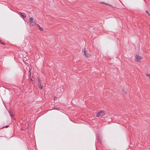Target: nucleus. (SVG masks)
I'll return each instance as SVG.
<instances>
[{"label":"nucleus","mask_w":150,"mask_h":150,"mask_svg":"<svg viewBox=\"0 0 150 150\" xmlns=\"http://www.w3.org/2000/svg\"><path fill=\"white\" fill-rule=\"evenodd\" d=\"M0 43H1V44H2L3 45H4V43H2L1 41H0Z\"/></svg>","instance_id":"obj_10"},{"label":"nucleus","mask_w":150,"mask_h":150,"mask_svg":"<svg viewBox=\"0 0 150 150\" xmlns=\"http://www.w3.org/2000/svg\"><path fill=\"white\" fill-rule=\"evenodd\" d=\"M20 14L23 18H25L26 17L25 14L24 13H20Z\"/></svg>","instance_id":"obj_7"},{"label":"nucleus","mask_w":150,"mask_h":150,"mask_svg":"<svg viewBox=\"0 0 150 150\" xmlns=\"http://www.w3.org/2000/svg\"><path fill=\"white\" fill-rule=\"evenodd\" d=\"M146 75L147 76L149 77V78H150V74L148 73H146Z\"/></svg>","instance_id":"obj_8"},{"label":"nucleus","mask_w":150,"mask_h":150,"mask_svg":"<svg viewBox=\"0 0 150 150\" xmlns=\"http://www.w3.org/2000/svg\"><path fill=\"white\" fill-rule=\"evenodd\" d=\"M38 86H39V88H40L41 89H42V86L41 83V81H40V79L38 80Z\"/></svg>","instance_id":"obj_5"},{"label":"nucleus","mask_w":150,"mask_h":150,"mask_svg":"<svg viewBox=\"0 0 150 150\" xmlns=\"http://www.w3.org/2000/svg\"><path fill=\"white\" fill-rule=\"evenodd\" d=\"M124 93H125V91H124Z\"/></svg>","instance_id":"obj_13"},{"label":"nucleus","mask_w":150,"mask_h":150,"mask_svg":"<svg viewBox=\"0 0 150 150\" xmlns=\"http://www.w3.org/2000/svg\"><path fill=\"white\" fill-rule=\"evenodd\" d=\"M29 23L32 26L35 25V19L33 18H29Z\"/></svg>","instance_id":"obj_2"},{"label":"nucleus","mask_w":150,"mask_h":150,"mask_svg":"<svg viewBox=\"0 0 150 150\" xmlns=\"http://www.w3.org/2000/svg\"><path fill=\"white\" fill-rule=\"evenodd\" d=\"M135 61L136 62H140L142 59V58L136 54L135 56Z\"/></svg>","instance_id":"obj_3"},{"label":"nucleus","mask_w":150,"mask_h":150,"mask_svg":"<svg viewBox=\"0 0 150 150\" xmlns=\"http://www.w3.org/2000/svg\"><path fill=\"white\" fill-rule=\"evenodd\" d=\"M36 26L37 27L39 28V30L40 31H42L43 30V29L38 24H36Z\"/></svg>","instance_id":"obj_6"},{"label":"nucleus","mask_w":150,"mask_h":150,"mask_svg":"<svg viewBox=\"0 0 150 150\" xmlns=\"http://www.w3.org/2000/svg\"><path fill=\"white\" fill-rule=\"evenodd\" d=\"M55 109L56 110H58L59 109L58 108H56Z\"/></svg>","instance_id":"obj_11"},{"label":"nucleus","mask_w":150,"mask_h":150,"mask_svg":"<svg viewBox=\"0 0 150 150\" xmlns=\"http://www.w3.org/2000/svg\"><path fill=\"white\" fill-rule=\"evenodd\" d=\"M105 112L103 111H100L97 113V117H99V118H100L103 116L105 115Z\"/></svg>","instance_id":"obj_1"},{"label":"nucleus","mask_w":150,"mask_h":150,"mask_svg":"<svg viewBox=\"0 0 150 150\" xmlns=\"http://www.w3.org/2000/svg\"><path fill=\"white\" fill-rule=\"evenodd\" d=\"M146 12L149 15H150L149 13V12L148 11H146Z\"/></svg>","instance_id":"obj_9"},{"label":"nucleus","mask_w":150,"mask_h":150,"mask_svg":"<svg viewBox=\"0 0 150 150\" xmlns=\"http://www.w3.org/2000/svg\"><path fill=\"white\" fill-rule=\"evenodd\" d=\"M85 48H84V49H83V54L84 55H85L86 57H89L91 55V54H90L86 52L85 51Z\"/></svg>","instance_id":"obj_4"},{"label":"nucleus","mask_w":150,"mask_h":150,"mask_svg":"<svg viewBox=\"0 0 150 150\" xmlns=\"http://www.w3.org/2000/svg\"><path fill=\"white\" fill-rule=\"evenodd\" d=\"M102 3H103V4H105V3H103V2H102ZM107 5H108V4H107Z\"/></svg>","instance_id":"obj_12"}]
</instances>
